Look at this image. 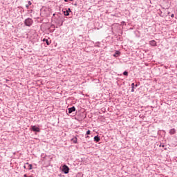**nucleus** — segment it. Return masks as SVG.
I'll use <instances>...</instances> for the list:
<instances>
[{"label": "nucleus", "instance_id": "obj_16", "mask_svg": "<svg viewBox=\"0 0 177 177\" xmlns=\"http://www.w3.org/2000/svg\"><path fill=\"white\" fill-rule=\"evenodd\" d=\"M123 75H125L126 77H128V71L123 72Z\"/></svg>", "mask_w": 177, "mask_h": 177}, {"label": "nucleus", "instance_id": "obj_11", "mask_svg": "<svg viewBox=\"0 0 177 177\" xmlns=\"http://www.w3.org/2000/svg\"><path fill=\"white\" fill-rule=\"evenodd\" d=\"M43 42H46V45H49L50 44H51L50 40L49 41V39L45 38L43 39Z\"/></svg>", "mask_w": 177, "mask_h": 177}, {"label": "nucleus", "instance_id": "obj_6", "mask_svg": "<svg viewBox=\"0 0 177 177\" xmlns=\"http://www.w3.org/2000/svg\"><path fill=\"white\" fill-rule=\"evenodd\" d=\"M26 169H28V171H31V169H32V165L28 162H26Z\"/></svg>", "mask_w": 177, "mask_h": 177}, {"label": "nucleus", "instance_id": "obj_3", "mask_svg": "<svg viewBox=\"0 0 177 177\" xmlns=\"http://www.w3.org/2000/svg\"><path fill=\"white\" fill-rule=\"evenodd\" d=\"M31 130L33 132H41V129H39V127H37V126H31Z\"/></svg>", "mask_w": 177, "mask_h": 177}, {"label": "nucleus", "instance_id": "obj_26", "mask_svg": "<svg viewBox=\"0 0 177 177\" xmlns=\"http://www.w3.org/2000/svg\"><path fill=\"white\" fill-rule=\"evenodd\" d=\"M134 86L138 87V84H136V85L134 84Z\"/></svg>", "mask_w": 177, "mask_h": 177}, {"label": "nucleus", "instance_id": "obj_21", "mask_svg": "<svg viewBox=\"0 0 177 177\" xmlns=\"http://www.w3.org/2000/svg\"><path fill=\"white\" fill-rule=\"evenodd\" d=\"M26 8H27V9H28V8H30V5H26Z\"/></svg>", "mask_w": 177, "mask_h": 177}, {"label": "nucleus", "instance_id": "obj_2", "mask_svg": "<svg viewBox=\"0 0 177 177\" xmlns=\"http://www.w3.org/2000/svg\"><path fill=\"white\" fill-rule=\"evenodd\" d=\"M62 172H64V174H68V172H70V168L66 165H64L62 166Z\"/></svg>", "mask_w": 177, "mask_h": 177}, {"label": "nucleus", "instance_id": "obj_12", "mask_svg": "<svg viewBox=\"0 0 177 177\" xmlns=\"http://www.w3.org/2000/svg\"><path fill=\"white\" fill-rule=\"evenodd\" d=\"M78 139L77 137H74L73 138L71 139V142H73L75 145L77 144Z\"/></svg>", "mask_w": 177, "mask_h": 177}, {"label": "nucleus", "instance_id": "obj_20", "mask_svg": "<svg viewBox=\"0 0 177 177\" xmlns=\"http://www.w3.org/2000/svg\"><path fill=\"white\" fill-rule=\"evenodd\" d=\"M24 169H27V165H24Z\"/></svg>", "mask_w": 177, "mask_h": 177}, {"label": "nucleus", "instance_id": "obj_5", "mask_svg": "<svg viewBox=\"0 0 177 177\" xmlns=\"http://www.w3.org/2000/svg\"><path fill=\"white\" fill-rule=\"evenodd\" d=\"M73 111H75V106H72L68 109V114H71V113H73Z\"/></svg>", "mask_w": 177, "mask_h": 177}, {"label": "nucleus", "instance_id": "obj_4", "mask_svg": "<svg viewBox=\"0 0 177 177\" xmlns=\"http://www.w3.org/2000/svg\"><path fill=\"white\" fill-rule=\"evenodd\" d=\"M63 18H62V17H58V19H57L56 23H57V24H59V26H63Z\"/></svg>", "mask_w": 177, "mask_h": 177}, {"label": "nucleus", "instance_id": "obj_19", "mask_svg": "<svg viewBox=\"0 0 177 177\" xmlns=\"http://www.w3.org/2000/svg\"><path fill=\"white\" fill-rule=\"evenodd\" d=\"M32 4V3H31V1H28V5H29V6H31Z\"/></svg>", "mask_w": 177, "mask_h": 177}, {"label": "nucleus", "instance_id": "obj_23", "mask_svg": "<svg viewBox=\"0 0 177 177\" xmlns=\"http://www.w3.org/2000/svg\"><path fill=\"white\" fill-rule=\"evenodd\" d=\"M165 147V145H161V144H160V147Z\"/></svg>", "mask_w": 177, "mask_h": 177}, {"label": "nucleus", "instance_id": "obj_22", "mask_svg": "<svg viewBox=\"0 0 177 177\" xmlns=\"http://www.w3.org/2000/svg\"><path fill=\"white\" fill-rule=\"evenodd\" d=\"M171 17H172V18L175 17V15L171 14Z\"/></svg>", "mask_w": 177, "mask_h": 177}, {"label": "nucleus", "instance_id": "obj_9", "mask_svg": "<svg viewBox=\"0 0 177 177\" xmlns=\"http://www.w3.org/2000/svg\"><path fill=\"white\" fill-rule=\"evenodd\" d=\"M169 133H170V135H175V133H176V130L175 129H171Z\"/></svg>", "mask_w": 177, "mask_h": 177}, {"label": "nucleus", "instance_id": "obj_18", "mask_svg": "<svg viewBox=\"0 0 177 177\" xmlns=\"http://www.w3.org/2000/svg\"><path fill=\"white\" fill-rule=\"evenodd\" d=\"M86 135H91V130H88Z\"/></svg>", "mask_w": 177, "mask_h": 177}, {"label": "nucleus", "instance_id": "obj_27", "mask_svg": "<svg viewBox=\"0 0 177 177\" xmlns=\"http://www.w3.org/2000/svg\"><path fill=\"white\" fill-rule=\"evenodd\" d=\"M86 138H89V136H87Z\"/></svg>", "mask_w": 177, "mask_h": 177}, {"label": "nucleus", "instance_id": "obj_25", "mask_svg": "<svg viewBox=\"0 0 177 177\" xmlns=\"http://www.w3.org/2000/svg\"><path fill=\"white\" fill-rule=\"evenodd\" d=\"M65 2H68V0H64Z\"/></svg>", "mask_w": 177, "mask_h": 177}, {"label": "nucleus", "instance_id": "obj_15", "mask_svg": "<svg viewBox=\"0 0 177 177\" xmlns=\"http://www.w3.org/2000/svg\"><path fill=\"white\" fill-rule=\"evenodd\" d=\"M64 10H67L68 12L71 13V8H65Z\"/></svg>", "mask_w": 177, "mask_h": 177}, {"label": "nucleus", "instance_id": "obj_7", "mask_svg": "<svg viewBox=\"0 0 177 177\" xmlns=\"http://www.w3.org/2000/svg\"><path fill=\"white\" fill-rule=\"evenodd\" d=\"M149 45H151V46H157V42L156 40H151L149 41Z\"/></svg>", "mask_w": 177, "mask_h": 177}, {"label": "nucleus", "instance_id": "obj_24", "mask_svg": "<svg viewBox=\"0 0 177 177\" xmlns=\"http://www.w3.org/2000/svg\"><path fill=\"white\" fill-rule=\"evenodd\" d=\"M24 177H28V176H27V174H24Z\"/></svg>", "mask_w": 177, "mask_h": 177}, {"label": "nucleus", "instance_id": "obj_17", "mask_svg": "<svg viewBox=\"0 0 177 177\" xmlns=\"http://www.w3.org/2000/svg\"><path fill=\"white\" fill-rule=\"evenodd\" d=\"M41 157L43 158L44 159H45V158H46V155L44 154V153H42V154L41 155Z\"/></svg>", "mask_w": 177, "mask_h": 177}, {"label": "nucleus", "instance_id": "obj_10", "mask_svg": "<svg viewBox=\"0 0 177 177\" xmlns=\"http://www.w3.org/2000/svg\"><path fill=\"white\" fill-rule=\"evenodd\" d=\"M121 55V52L116 50L115 53L113 54L114 57H118Z\"/></svg>", "mask_w": 177, "mask_h": 177}, {"label": "nucleus", "instance_id": "obj_14", "mask_svg": "<svg viewBox=\"0 0 177 177\" xmlns=\"http://www.w3.org/2000/svg\"><path fill=\"white\" fill-rule=\"evenodd\" d=\"M131 92H135V83L131 84Z\"/></svg>", "mask_w": 177, "mask_h": 177}, {"label": "nucleus", "instance_id": "obj_8", "mask_svg": "<svg viewBox=\"0 0 177 177\" xmlns=\"http://www.w3.org/2000/svg\"><path fill=\"white\" fill-rule=\"evenodd\" d=\"M94 142H95L96 143L100 142V137H99V135H97L94 137Z\"/></svg>", "mask_w": 177, "mask_h": 177}, {"label": "nucleus", "instance_id": "obj_1", "mask_svg": "<svg viewBox=\"0 0 177 177\" xmlns=\"http://www.w3.org/2000/svg\"><path fill=\"white\" fill-rule=\"evenodd\" d=\"M32 23H33V21H32V19L31 18H27L24 21V24L27 27H31V26H32Z\"/></svg>", "mask_w": 177, "mask_h": 177}, {"label": "nucleus", "instance_id": "obj_13", "mask_svg": "<svg viewBox=\"0 0 177 177\" xmlns=\"http://www.w3.org/2000/svg\"><path fill=\"white\" fill-rule=\"evenodd\" d=\"M64 16H70V12L68 11H67L66 10H64Z\"/></svg>", "mask_w": 177, "mask_h": 177}]
</instances>
